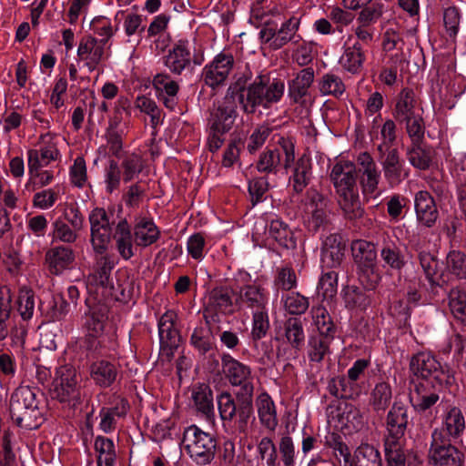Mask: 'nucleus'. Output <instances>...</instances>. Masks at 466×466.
<instances>
[{
  "mask_svg": "<svg viewBox=\"0 0 466 466\" xmlns=\"http://www.w3.org/2000/svg\"><path fill=\"white\" fill-rule=\"evenodd\" d=\"M249 67L234 75L230 84V94L238 96V103L247 115H253L258 107L269 109L279 103L284 94L285 85L281 79L270 80L267 75H258L253 81Z\"/></svg>",
  "mask_w": 466,
  "mask_h": 466,
  "instance_id": "3",
  "label": "nucleus"
},
{
  "mask_svg": "<svg viewBox=\"0 0 466 466\" xmlns=\"http://www.w3.org/2000/svg\"><path fill=\"white\" fill-rule=\"evenodd\" d=\"M370 291L356 286H347L343 289L345 307L350 310H366L372 303Z\"/></svg>",
  "mask_w": 466,
  "mask_h": 466,
  "instance_id": "36",
  "label": "nucleus"
},
{
  "mask_svg": "<svg viewBox=\"0 0 466 466\" xmlns=\"http://www.w3.org/2000/svg\"><path fill=\"white\" fill-rule=\"evenodd\" d=\"M392 389L389 382L380 381L371 390L369 404L376 413L385 412L392 400Z\"/></svg>",
  "mask_w": 466,
  "mask_h": 466,
  "instance_id": "37",
  "label": "nucleus"
},
{
  "mask_svg": "<svg viewBox=\"0 0 466 466\" xmlns=\"http://www.w3.org/2000/svg\"><path fill=\"white\" fill-rule=\"evenodd\" d=\"M45 260L50 273L59 275L73 264L75 252L70 247L56 246L46 251Z\"/></svg>",
  "mask_w": 466,
  "mask_h": 466,
  "instance_id": "28",
  "label": "nucleus"
},
{
  "mask_svg": "<svg viewBox=\"0 0 466 466\" xmlns=\"http://www.w3.org/2000/svg\"><path fill=\"white\" fill-rule=\"evenodd\" d=\"M448 305L454 319L466 326V291L452 288L447 291Z\"/></svg>",
  "mask_w": 466,
  "mask_h": 466,
  "instance_id": "45",
  "label": "nucleus"
},
{
  "mask_svg": "<svg viewBox=\"0 0 466 466\" xmlns=\"http://www.w3.org/2000/svg\"><path fill=\"white\" fill-rule=\"evenodd\" d=\"M85 303L88 309L85 322L87 332L93 336L102 335L107 320L108 307L106 303L95 295H88Z\"/></svg>",
  "mask_w": 466,
  "mask_h": 466,
  "instance_id": "18",
  "label": "nucleus"
},
{
  "mask_svg": "<svg viewBox=\"0 0 466 466\" xmlns=\"http://www.w3.org/2000/svg\"><path fill=\"white\" fill-rule=\"evenodd\" d=\"M406 156L410 165L420 170L429 169L432 163V150L423 147V144L410 145Z\"/></svg>",
  "mask_w": 466,
  "mask_h": 466,
  "instance_id": "46",
  "label": "nucleus"
},
{
  "mask_svg": "<svg viewBox=\"0 0 466 466\" xmlns=\"http://www.w3.org/2000/svg\"><path fill=\"white\" fill-rule=\"evenodd\" d=\"M299 24V19L295 16H291L282 23L269 48L271 50H279L289 42H298L299 40L296 37H299L297 35Z\"/></svg>",
  "mask_w": 466,
  "mask_h": 466,
  "instance_id": "38",
  "label": "nucleus"
},
{
  "mask_svg": "<svg viewBox=\"0 0 466 466\" xmlns=\"http://www.w3.org/2000/svg\"><path fill=\"white\" fill-rule=\"evenodd\" d=\"M122 172V178L125 183L134 180L143 171L146 161L143 157L137 153H127L118 164Z\"/></svg>",
  "mask_w": 466,
  "mask_h": 466,
  "instance_id": "43",
  "label": "nucleus"
},
{
  "mask_svg": "<svg viewBox=\"0 0 466 466\" xmlns=\"http://www.w3.org/2000/svg\"><path fill=\"white\" fill-rule=\"evenodd\" d=\"M273 149H278L283 155V168L288 171L295 161V141L291 137L274 134L271 137Z\"/></svg>",
  "mask_w": 466,
  "mask_h": 466,
  "instance_id": "47",
  "label": "nucleus"
},
{
  "mask_svg": "<svg viewBox=\"0 0 466 466\" xmlns=\"http://www.w3.org/2000/svg\"><path fill=\"white\" fill-rule=\"evenodd\" d=\"M312 319L318 329L317 335L327 336L334 339L337 327L328 310L321 306L313 307Z\"/></svg>",
  "mask_w": 466,
  "mask_h": 466,
  "instance_id": "49",
  "label": "nucleus"
},
{
  "mask_svg": "<svg viewBox=\"0 0 466 466\" xmlns=\"http://www.w3.org/2000/svg\"><path fill=\"white\" fill-rule=\"evenodd\" d=\"M348 42L345 44L344 53L339 59L341 66L351 74H357L360 71L365 61V54L362 45L359 41H355L351 46Z\"/></svg>",
  "mask_w": 466,
  "mask_h": 466,
  "instance_id": "33",
  "label": "nucleus"
},
{
  "mask_svg": "<svg viewBox=\"0 0 466 466\" xmlns=\"http://www.w3.org/2000/svg\"><path fill=\"white\" fill-rule=\"evenodd\" d=\"M15 306L23 320L32 319L35 310V291L32 288L26 285L18 288Z\"/></svg>",
  "mask_w": 466,
  "mask_h": 466,
  "instance_id": "50",
  "label": "nucleus"
},
{
  "mask_svg": "<svg viewBox=\"0 0 466 466\" xmlns=\"http://www.w3.org/2000/svg\"><path fill=\"white\" fill-rule=\"evenodd\" d=\"M285 337L291 347L300 350L305 342V332L299 318H289L284 323Z\"/></svg>",
  "mask_w": 466,
  "mask_h": 466,
  "instance_id": "51",
  "label": "nucleus"
},
{
  "mask_svg": "<svg viewBox=\"0 0 466 466\" xmlns=\"http://www.w3.org/2000/svg\"><path fill=\"white\" fill-rule=\"evenodd\" d=\"M270 324L268 309L254 311L252 317L251 339L253 341H258L265 338L269 330Z\"/></svg>",
  "mask_w": 466,
  "mask_h": 466,
  "instance_id": "59",
  "label": "nucleus"
},
{
  "mask_svg": "<svg viewBox=\"0 0 466 466\" xmlns=\"http://www.w3.org/2000/svg\"><path fill=\"white\" fill-rule=\"evenodd\" d=\"M50 396L53 400L75 408L82 401V377L71 365L61 366L52 382Z\"/></svg>",
  "mask_w": 466,
  "mask_h": 466,
  "instance_id": "7",
  "label": "nucleus"
},
{
  "mask_svg": "<svg viewBox=\"0 0 466 466\" xmlns=\"http://www.w3.org/2000/svg\"><path fill=\"white\" fill-rule=\"evenodd\" d=\"M351 249L358 267L377 264L378 250L373 242L358 239L352 242Z\"/></svg>",
  "mask_w": 466,
  "mask_h": 466,
  "instance_id": "40",
  "label": "nucleus"
},
{
  "mask_svg": "<svg viewBox=\"0 0 466 466\" xmlns=\"http://www.w3.org/2000/svg\"><path fill=\"white\" fill-rule=\"evenodd\" d=\"M409 424V407L402 401H394L386 416V440L400 441L404 437Z\"/></svg>",
  "mask_w": 466,
  "mask_h": 466,
  "instance_id": "19",
  "label": "nucleus"
},
{
  "mask_svg": "<svg viewBox=\"0 0 466 466\" xmlns=\"http://www.w3.org/2000/svg\"><path fill=\"white\" fill-rule=\"evenodd\" d=\"M280 153L278 149H268L263 152L257 162V169L262 173H274L282 167Z\"/></svg>",
  "mask_w": 466,
  "mask_h": 466,
  "instance_id": "58",
  "label": "nucleus"
},
{
  "mask_svg": "<svg viewBox=\"0 0 466 466\" xmlns=\"http://www.w3.org/2000/svg\"><path fill=\"white\" fill-rule=\"evenodd\" d=\"M42 396L35 387L20 385L10 399V415L15 423L25 430H35L45 420L44 406H40Z\"/></svg>",
  "mask_w": 466,
  "mask_h": 466,
  "instance_id": "5",
  "label": "nucleus"
},
{
  "mask_svg": "<svg viewBox=\"0 0 466 466\" xmlns=\"http://www.w3.org/2000/svg\"><path fill=\"white\" fill-rule=\"evenodd\" d=\"M235 59L232 54L221 52L206 65L202 71V78L212 89L225 84L229 73L234 67Z\"/></svg>",
  "mask_w": 466,
  "mask_h": 466,
  "instance_id": "14",
  "label": "nucleus"
},
{
  "mask_svg": "<svg viewBox=\"0 0 466 466\" xmlns=\"http://www.w3.org/2000/svg\"><path fill=\"white\" fill-rule=\"evenodd\" d=\"M314 80L312 67L302 69L296 78L289 83V96L294 103L303 104V98L308 95V90Z\"/></svg>",
  "mask_w": 466,
  "mask_h": 466,
  "instance_id": "32",
  "label": "nucleus"
},
{
  "mask_svg": "<svg viewBox=\"0 0 466 466\" xmlns=\"http://www.w3.org/2000/svg\"><path fill=\"white\" fill-rule=\"evenodd\" d=\"M93 271L86 278L88 295L98 296L111 282V272L115 268L112 255L95 252Z\"/></svg>",
  "mask_w": 466,
  "mask_h": 466,
  "instance_id": "12",
  "label": "nucleus"
},
{
  "mask_svg": "<svg viewBox=\"0 0 466 466\" xmlns=\"http://www.w3.org/2000/svg\"><path fill=\"white\" fill-rule=\"evenodd\" d=\"M422 115V108L418 106L413 89L405 87L396 97L392 116L399 124H403Z\"/></svg>",
  "mask_w": 466,
  "mask_h": 466,
  "instance_id": "22",
  "label": "nucleus"
},
{
  "mask_svg": "<svg viewBox=\"0 0 466 466\" xmlns=\"http://www.w3.org/2000/svg\"><path fill=\"white\" fill-rule=\"evenodd\" d=\"M349 466H382L380 451L370 444H361Z\"/></svg>",
  "mask_w": 466,
  "mask_h": 466,
  "instance_id": "48",
  "label": "nucleus"
},
{
  "mask_svg": "<svg viewBox=\"0 0 466 466\" xmlns=\"http://www.w3.org/2000/svg\"><path fill=\"white\" fill-rule=\"evenodd\" d=\"M191 400L198 412L206 418L214 416L213 391L208 384H195L191 390Z\"/></svg>",
  "mask_w": 466,
  "mask_h": 466,
  "instance_id": "31",
  "label": "nucleus"
},
{
  "mask_svg": "<svg viewBox=\"0 0 466 466\" xmlns=\"http://www.w3.org/2000/svg\"><path fill=\"white\" fill-rule=\"evenodd\" d=\"M418 260L433 293H437L438 288L444 289L447 287L448 281L442 278V275L437 277L440 270L437 256L429 251L421 250L418 253Z\"/></svg>",
  "mask_w": 466,
  "mask_h": 466,
  "instance_id": "26",
  "label": "nucleus"
},
{
  "mask_svg": "<svg viewBox=\"0 0 466 466\" xmlns=\"http://www.w3.org/2000/svg\"><path fill=\"white\" fill-rule=\"evenodd\" d=\"M428 459L433 466H465L464 452L438 429L431 431Z\"/></svg>",
  "mask_w": 466,
  "mask_h": 466,
  "instance_id": "8",
  "label": "nucleus"
},
{
  "mask_svg": "<svg viewBox=\"0 0 466 466\" xmlns=\"http://www.w3.org/2000/svg\"><path fill=\"white\" fill-rule=\"evenodd\" d=\"M268 300L266 289L255 282L239 287L236 292L235 303L239 309L261 310L267 309Z\"/></svg>",
  "mask_w": 466,
  "mask_h": 466,
  "instance_id": "20",
  "label": "nucleus"
},
{
  "mask_svg": "<svg viewBox=\"0 0 466 466\" xmlns=\"http://www.w3.org/2000/svg\"><path fill=\"white\" fill-rule=\"evenodd\" d=\"M185 450L190 460L198 466L210 464L215 459L218 441L214 435L192 424L183 432Z\"/></svg>",
  "mask_w": 466,
  "mask_h": 466,
  "instance_id": "6",
  "label": "nucleus"
},
{
  "mask_svg": "<svg viewBox=\"0 0 466 466\" xmlns=\"http://www.w3.org/2000/svg\"><path fill=\"white\" fill-rule=\"evenodd\" d=\"M256 405L261 424L269 431H275L278 426L277 411L269 394L265 391L260 393L256 400Z\"/></svg>",
  "mask_w": 466,
  "mask_h": 466,
  "instance_id": "34",
  "label": "nucleus"
},
{
  "mask_svg": "<svg viewBox=\"0 0 466 466\" xmlns=\"http://www.w3.org/2000/svg\"><path fill=\"white\" fill-rule=\"evenodd\" d=\"M407 250V246L399 238L393 240L389 237L384 238L380 249L383 268L401 273L408 263Z\"/></svg>",
  "mask_w": 466,
  "mask_h": 466,
  "instance_id": "17",
  "label": "nucleus"
},
{
  "mask_svg": "<svg viewBox=\"0 0 466 466\" xmlns=\"http://www.w3.org/2000/svg\"><path fill=\"white\" fill-rule=\"evenodd\" d=\"M39 309L47 321H59L69 312L70 303L67 302L64 295L56 294L52 297L46 307L41 304Z\"/></svg>",
  "mask_w": 466,
  "mask_h": 466,
  "instance_id": "42",
  "label": "nucleus"
},
{
  "mask_svg": "<svg viewBox=\"0 0 466 466\" xmlns=\"http://www.w3.org/2000/svg\"><path fill=\"white\" fill-rule=\"evenodd\" d=\"M91 244L95 252L105 253L112 235V225L105 208H95L89 214Z\"/></svg>",
  "mask_w": 466,
  "mask_h": 466,
  "instance_id": "13",
  "label": "nucleus"
},
{
  "mask_svg": "<svg viewBox=\"0 0 466 466\" xmlns=\"http://www.w3.org/2000/svg\"><path fill=\"white\" fill-rule=\"evenodd\" d=\"M451 441L460 439L466 430V420L461 409L458 406H449L442 415V427L437 428Z\"/></svg>",
  "mask_w": 466,
  "mask_h": 466,
  "instance_id": "27",
  "label": "nucleus"
},
{
  "mask_svg": "<svg viewBox=\"0 0 466 466\" xmlns=\"http://www.w3.org/2000/svg\"><path fill=\"white\" fill-rule=\"evenodd\" d=\"M329 198L314 187L305 195V226L309 232L328 229L331 225Z\"/></svg>",
  "mask_w": 466,
  "mask_h": 466,
  "instance_id": "9",
  "label": "nucleus"
},
{
  "mask_svg": "<svg viewBox=\"0 0 466 466\" xmlns=\"http://www.w3.org/2000/svg\"><path fill=\"white\" fill-rule=\"evenodd\" d=\"M258 458L266 462V466H279L278 453L273 441L264 437L258 444Z\"/></svg>",
  "mask_w": 466,
  "mask_h": 466,
  "instance_id": "64",
  "label": "nucleus"
},
{
  "mask_svg": "<svg viewBox=\"0 0 466 466\" xmlns=\"http://www.w3.org/2000/svg\"><path fill=\"white\" fill-rule=\"evenodd\" d=\"M236 101H238V96L230 94L229 86L223 100L217 105L214 104L210 110L209 117L208 118L210 131L228 133L233 127L238 115Z\"/></svg>",
  "mask_w": 466,
  "mask_h": 466,
  "instance_id": "10",
  "label": "nucleus"
},
{
  "mask_svg": "<svg viewBox=\"0 0 466 466\" xmlns=\"http://www.w3.org/2000/svg\"><path fill=\"white\" fill-rule=\"evenodd\" d=\"M106 39H96L92 35H85L81 38L77 56L85 62V66L90 72L96 70L105 58V46Z\"/></svg>",
  "mask_w": 466,
  "mask_h": 466,
  "instance_id": "21",
  "label": "nucleus"
},
{
  "mask_svg": "<svg viewBox=\"0 0 466 466\" xmlns=\"http://www.w3.org/2000/svg\"><path fill=\"white\" fill-rule=\"evenodd\" d=\"M163 64L172 75L180 76L189 68L192 62L190 43L187 39H179L167 50L162 57Z\"/></svg>",
  "mask_w": 466,
  "mask_h": 466,
  "instance_id": "16",
  "label": "nucleus"
},
{
  "mask_svg": "<svg viewBox=\"0 0 466 466\" xmlns=\"http://www.w3.org/2000/svg\"><path fill=\"white\" fill-rule=\"evenodd\" d=\"M356 165L348 160L338 161L331 168L329 178L335 188L343 218L354 227L364 218L357 184Z\"/></svg>",
  "mask_w": 466,
  "mask_h": 466,
  "instance_id": "4",
  "label": "nucleus"
},
{
  "mask_svg": "<svg viewBox=\"0 0 466 466\" xmlns=\"http://www.w3.org/2000/svg\"><path fill=\"white\" fill-rule=\"evenodd\" d=\"M231 294L232 291L226 287L215 288L211 290L208 297V307L205 309L203 313L208 325H209L208 318L210 307L224 314L232 312L233 300Z\"/></svg>",
  "mask_w": 466,
  "mask_h": 466,
  "instance_id": "35",
  "label": "nucleus"
},
{
  "mask_svg": "<svg viewBox=\"0 0 466 466\" xmlns=\"http://www.w3.org/2000/svg\"><path fill=\"white\" fill-rule=\"evenodd\" d=\"M346 258V243L339 233L329 234L322 239L320 261L322 268H340Z\"/></svg>",
  "mask_w": 466,
  "mask_h": 466,
  "instance_id": "15",
  "label": "nucleus"
},
{
  "mask_svg": "<svg viewBox=\"0 0 466 466\" xmlns=\"http://www.w3.org/2000/svg\"><path fill=\"white\" fill-rule=\"evenodd\" d=\"M95 450L98 452L97 466H115L116 453L111 439L97 436L95 440Z\"/></svg>",
  "mask_w": 466,
  "mask_h": 466,
  "instance_id": "52",
  "label": "nucleus"
},
{
  "mask_svg": "<svg viewBox=\"0 0 466 466\" xmlns=\"http://www.w3.org/2000/svg\"><path fill=\"white\" fill-rule=\"evenodd\" d=\"M134 236L138 246L148 247L157 241L160 231L153 220L142 218L134 228Z\"/></svg>",
  "mask_w": 466,
  "mask_h": 466,
  "instance_id": "41",
  "label": "nucleus"
},
{
  "mask_svg": "<svg viewBox=\"0 0 466 466\" xmlns=\"http://www.w3.org/2000/svg\"><path fill=\"white\" fill-rule=\"evenodd\" d=\"M160 349L167 356H173L180 343V335L174 325V313L166 312L158 321Z\"/></svg>",
  "mask_w": 466,
  "mask_h": 466,
  "instance_id": "25",
  "label": "nucleus"
},
{
  "mask_svg": "<svg viewBox=\"0 0 466 466\" xmlns=\"http://www.w3.org/2000/svg\"><path fill=\"white\" fill-rule=\"evenodd\" d=\"M378 151L385 180L391 187L399 186L409 177L410 169L406 167L398 148L380 145Z\"/></svg>",
  "mask_w": 466,
  "mask_h": 466,
  "instance_id": "11",
  "label": "nucleus"
},
{
  "mask_svg": "<svg viewBox=\"0 0 466 466\" xmlns=\"http://www.w3.org/2000/svg\"><path fill=\"white\" fill-rule=\"evenodd\" d=\"M442 18L446 34L451 39L454 40L457 37L460 29V9L455 5L444 8Z\"/></svg>",
  "mask_w": 466,
  "mask_h": 466,
  "instance_id": "60",
  "label": "nucleus"
},
{
  "mask_svg": "<svg viewBox=\"0 0 466 466\" xmlns=\"http://www.w3.org/2000/svg\"><path fill=\"white\" fill-rule=\"evenodd\" d=\"M153 86L156 89L157 96L177 95L179 90L178 83L172 79L167 73L157 74L153 78Z\"/></svg>",
  "mask_w": 466,
  "mask_h": 466,
  "instance_id": "61",
  "label": "nucleus"
},
{
  "mask_svg": "<svg viewBox=\"0 0 466 466\" xmlns=\"http://www.w3.org/2000/svg\"><path fill=\"white\" fill-rule=\"evenodd\" d=\"M90 377L100 388H108L115 383L119 374V366L106 360H100L89 366Z\"/></svg>",
  "mask_w": 466,
  "mask_h": 466,
  "instance_id": "29",
  "label": "nucleus"
},
{
  "mask_svg": "<svg viewBox=\"0 0 466 466\" xmlns=\"http://www.w3.org/2000/svg\"><path fill=\"white\" fill-rule=\"evenodd\" d=\"M289 183L293 193L299 195L309 185L312 178V162L308 154H302L291 165Z\"/></svg>",
  "mask_w": 466,
  "mask_h": 466,
  "instance_id": "23",
  "label": "nucleus"
},
{
  "mask_svg": "<svg viewBox=\"0 0 466 466\" xmlns=\"http://www.w3.org/2000/svg\"><path fill=\"white\" fill-rule=\"evenodd\" d=\"M133 288L129 282L117 283L114 286L110 283L105 290L99 294V299L106 303V299H111L116 301L122 302L124 304L128 303L132 299Z\"/></svg>",
  "mask_w": 466,
  "mask_h": 466,
  "instance_id": "55",
  "label": "nucleus"
},
{
  "mask_svg": "<svg viewBox=\"0 0 466 466\" xmlns=\"http://www.w3.org/2000/svg\"><path fill=\"white\" fill-rule=\"evenodd\" d=\"M298 279L291 264H286L276 268L274 286L279 290L291 291L296 289Z\"/></svg>",
  "mask_w": 466,
  "mask_h": 466,
  "instance_id": "53",
  "label": "nucleus"
},
{
  "mask_svg": "<svg viewBox=\"0 0 466 466\" xmlns=\"http://www.w3.org/2000/svg\"><path fill=\"white\" fill-rule=\"evenodd\" d=\"M268 237L273 239L279 248L288 250L297 248V238L289 225L281 218H274L268 228Z\"/></svg>",
  "mask_w": 466,
  "mask_h": 466,
  "instance_id": "30",
  "label": "nucleus"
},
{
  "mask_svg": "<svg viewBox=\"0 0 466 466\" xmlns=\"http://www.w3.org/2000/svg\"><path fill=\"white\" fill-rule=\"evenodd\" d=\"M319 89L323 96H341L346 86L341 77L334 73H326L319 80Z\"/></svg>",
  "mask_w": 466,
  "mask_h": 466,
  "instance_id": "54",
  "label": "nucleus"
},
{
  "mask_svg": "<svg viewBox=\"0 0 466 466\" xmlns=\"http://www.w3.org/2000/svg\"><path fill=\"white\" fill-rule=\"evenodd\" d=\"M334 339L321 336L310 335L307 344V355L311 362L320 363L327 355L330 354V344Z\"/></svg>",
  "mask_w": 466,
  "mask_h": 466,
  "instance_id": "39",
  "label": "nucleus"
},
{
  "mask_svg": "<svg viewBox=\"0 0 466 466\" xmlns=\"http://www.w3.org/2000/svg\"><path fill=\"white\" fill-rule=\"evenodd\" d=\"M318 292L324 299H332L338 290V273L334 270L323 273L318 283Z\"/></svg>",
  "mask_w": 466,
  "mask_h": 466,
  "instance_id": "63",
  "label": "nucleus"
},
{
  "mask_svg": "<svg viewBox=\"0 0 466 466\" xmlns=\"http://www.w3.org/2000/svg\"><path fill=\"white\" fill-rule=\"evenodd\" d=\"M409 372L413 387L410 401L419 413L431 410L440 400V394L455 381L452 371L427 351H419L411 356Z\"/></svg>",
  "mask_w": 466,
  "mask_h": 466,
  "instance_id": "2",
  "label": "nucleus"
},
{
  "mask_svg": "<svg viewBox=\"0 0 466 466\" xmlns=\"http://www.w3.org/2000/svg\"><path fill=\"white\" fill-rule=\"evenodd\" d=\"M190 344L201 356L212 351L216 344L210 328H195L190 337Z\"/></svg>",
  "mask_w": 466,
  "mask_h": 466,
  "instance_id": "44",
  "label": "nucleus"
},
{
  "mask_svg": "<svg viewBox=\"0 0 466 466\" xmlns=\"http://www.w3.org/2000/svg\"><path fill=\"white\" fill-rule=\"evenodd\" d=\"M414 206L418 222L426 228H432L439 218V210L431 194L425 190L417 192Z\"/></svg>",
  "mask_w": 466,
  "mask_h": 466,
  "instance_id": "24",
  "label": "nucleus"
},
{
  "mask_svg": "<svg viewBox=\"0 0 466 466\" xmlns=\"http://www.w3.org/2000/svg\"><path fill=\"white\" fill-rule=\"evenodd\" d=\"M222 373L231 386L239 387L235 397L228 390L217 395L219 417L223 422H235L240 432H245L255 420L253 396L254 377L251 368L233 358L229 353L221 355Z\"/></svg>",
  "mask_w": 466,
  "mask_h": 466,
  "instance_id": "1",
  "label": "nucleus"
},
{
  "mask_svg": "<svg viewBox=\"0 0 466 466\" xmlns=\"http://www.w3.org/2000/svg\"><path fill=\"white\" fill-rule=\"evenodd\" d=\"M282 300L285 310L290 315H302L309 307V298L295 291H290L282 296Z\"/></svg>",
  "mask_w": 466,
  "mask_h": 466,
  "instance_id": "57",
  "label": "nucleus"
},
{
  "mask_svg": "<svg viewBox=\"0 0 466 466\" xmlns=\"http://www.w3.org/2000/svg\"><path fill=\"white\" fill-rule=\"evenodd\" d=\"M384 448L388 466L406 465V456L400 441L385 440Z\"/></svg>",
  "mask_w": 466,
  "mask_h": 466,
  "instance_id": "62",
  "label": "nucleus"
},
{
  "mask_svg": "<svg viewBox=\"0 0 466 466\" xmlns=\"http://www.w3.org/2000/svg\"><path fill=\"white\" fill-rule=\"evenodd\" d=\"M446 268L459 280H466V254L460 250H451L446 257Z\"/></svg>",
  "mask_w": 466,
  "mask_h": 466,
  "instance_id": "56",
  "label": "nucleus"
}]
</instances>
